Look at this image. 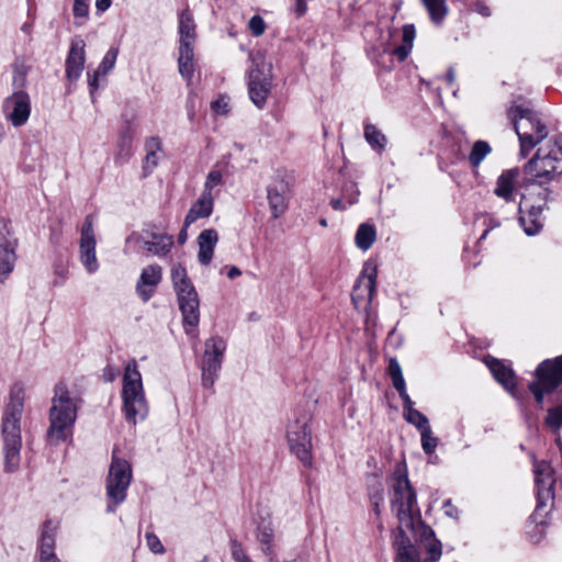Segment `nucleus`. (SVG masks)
<instances>
[{
  "label": "nucleus",
  "mask_w": 562,
  "mask_h": 562,
  "mask_svg": "<svg viewBox=\"0 0 562 562\" xmlns=\"http://www.w3.org/2000/svg\"><path fill=\"white\" fill-rule=\"evenodd\" d=\"M248 27L254 36H260L265 33L266 24L261 16L254 15L248 22Z\"/></svg>",
  "instance_id": "09e8293b"
},
{
  "label": "nucleus",
  "mask_w": 562,
  "mask_h": 562,
  "mask_svg": "<svg viewBox=\"0 0 562 562\" xmlns=\"http://www.w3.org/2000/svg\"><path fill=\"white\" fill-rule=\"evenodd\" d=\"M494 379L510 394H514L517 379L510 367L494 358Z\"/></svg>",
  "instance_id": "393cba45"
},
{
  "label": "nucleus",
  "mask_w": 562,
  "mask_h": 562,
  "mask_svg": "<svg viewBox=\"0 0 562 562\" xmlns=\"http://www.w3.org/2000/svg\"><path fill=\"white\" fill-rule=\"evenodd\" d=\"M476 8L479 10V12L484 15V16H488L490 15V11H488V8L487 7H483L481 4H476Z\"/></svg>",
  "instance_id": "338daca9"
},
{
  "label": "nucleus",
  "mask_w": 562,
  "mask_h": 562,
  "mask_svg": "<svg viewBox=\"0 0 562 562\" xmlns=\"http://www.w3.org/2000/svg\"><path fill=\"white\" fill-rule=\"evenodd\" d=\"M145 538L146 544L153 553L162 554L165 552V547L162 546L160 539L155 533L147 532Z\"/></svg>",
  "instance_id": "de8ad7c7"
},
{
  "label": "nucleus",
  "mask_w": 562,
  "mask_h": 562,
  "mask_svg": "<svg viewBox=\"0 0 562 562\" xmlns=\"http://www.w3.org/2000/svg\"><path fill=\"white\" fill-rule=\"evenodd\" d=\"M122 398L125 416L133 425L143 420L148 414V405L144 393L140 372L136 360H131L124 369Z\"/></svg>",
  "instance_id": "39448f33"
},
{
  "label": "nucleus",
  "mask_w": 562,
  "mask_h": 562,
  "mask_svg": "<svg viewBox=\"0 0 562 562\" xmlns=\"http://www.w3.org/2000/svg\"><path fill=\"white\" fill-rule=\"evenodd\" d=\"M225 349L226 344L221 337H212L205 341L202 359V384L204 387H213L222 367Z\"/></svg>",
  "instance_id": "9b49d317"
},
{
  "label": "nucleus",
  "mask_w": 562,
  "mask_h": 562,
  "mask_svg": "<svg viewBox=\"0 0 562 562\" xmlns=\"http://www.w3.org/2000/svg\"><path fill=\"white\" fill-rule=\"evenodd\" d=\"M546 422L549 427L558 430L562 426V407H555L549 411Z\"/></svg>",
  "instance_id": "49530a36"
},
{
  "label": "nucleus",
  "mask_w": 562,
  "mask_h": 562,
  "mask_svg": "<svg viewBox=\"0 0 562 562\" xmlns=\"http://www.w3.org/2000/svg\"><path fill=\"white\" fill-rule=\"evenodd\" d=\"M286 438L290 450L304 465L312 463V436L307 416H302L288 425Z\"/></svg>",
  "instance_id": "9d476101"
},
{
  "label": "nucleus",
  "mask_w": 562,
  "mask_h": 562,
  "mask_svg": "<svg viewBox=\"0 0 562 562\" xmlns=\"http://www.w3.org/2000/svg\"><path fill=\"white\" fill-rule=\"evenodd\" d=\"M179 45L194 46L196 33L195 23L192 15L188 10H184L179 15Z\"/></svg>",
  "instance_id": "a878e982"
},
{
  "label": "nucleus",
  "mask_w": 562,
  "mask_h": 562,
  "mask_svg": "<svg viewBox=\"0 0 562 562\" xmlns=\"http://www.w3.org/2000/svg\"><path fill=\"white\" fill-rule=\"evenodd\" d=\"M491 147L487 142L476 140L468 156L469 164L472 168H477L484 158L490 154Z\"/></svg>",
  "instance_id": "4c0bfd02"
},
{
  "label": "nucleus",
  "mask_w": 562,
  "mask_h": 562,
  "mask_svg": "<svg viewBox=\"0 0 562 562\" xmlns=\"http://www.w3.org/2000/svg\"><path fill=\"white\" fill-rule=\"evenodd\" d=\"M187 228L188 227H186V222H184L183 223V227H182V229L180 231V233L178 235V243L179 244H184L187 241V238H188Z\"/></svg>",
  "instance_id": "bf43d9fd"
},
{
  "label": "nucleus",
  "mask_w": 562,
  "mask_h": 562,
  "mask_svg": "<svg viewBox=\"0 0 562 562\" xmlns=\"http://www.w3.org/2000/svg\"><path fill=\"white\" fill-rule=\"evenodd\" d=\"M222 172L220 170H211L207 176L204 183V189L202 193H209L212 194V190L214 187L222 183Z\"/></svg>",
  "instance_id": "c03bdc74"
},
{
  "label": "nucleus",
  "mask_w": 562,
  "mask_h": 562,
  "mask_svg": "<svg viewBox=\"0 0 562 562\" xmlns=\"http://www.w3.org/2000/svg\"><path fill=\"white\" fill-rule=\"evenodd\" d=\"M390 502L392 512L398 519V533L396 540H408L405 530H414L420 524V512L417 506L416 493L407 477L406 470L398 464L389 482Z\"/></svg>",
  "instance_id": "f03ea898"
},
{
  "label": "nucleus",
  "mask_w": 562,
  "mask_h": 562,
  "mask_svg": "<svg viewBox=\"0 0 562 562\" xmlns=\"http://www.w3.org/2000/svg\"><path fill=\"white\" fill-rule=\"evenodd\" d=\"M292 178L285 170H278L267 188V200L273 218L281 217L289 205Z\"/></svg>",
  "instance_id": "f8f14e48"
},
{
  "label": "nucleus",
  "mask_w": 562,
  "mask_h": 562,
  "mask_svg": "<svg viewBox=\"0 0 562 562\" xmlns=\"http://www.w3.org/2000/svg\"><path fill=\"white\" fill-rule=\"evenodd\" d=\"M193 47L194 46H187L179 45V57H178V67L180 75L191 80L193 71H194V64H193Z\"/></svg>",
  "instance_id": "c85d7f7f"
},
{
  "label": "nucleus",
  "mask_w": 562,
  "mask_h": 562,
  "mask_svg": "<svg viewBox=\"0 0 562 562\" xmlns=\"http://www.w3.org/2000/svg\"><path fill=\"white\" fill-rule=\"evenodd\" d=\"M16 246L11 222L0 220V282H4L14 269Z\"/></svg>",
  "instance_id": "ddd939ff"
},
{
  "label": "nucleus",
  "mask_w": 562,
  "mask_h": 562,
  "mask_svg": "<svg viewBox=\"0 0 562 562\" xmlns=\"http://www.w3.org/2000/svg\"><path fill=\"white\" fill-rule=\"evenodd\" d=\"M78 402L77 397L70 396L65 384L59 383L55 386L49 412L50 425L47 432L50 440L65 439L66 430L74 425L77 418Z\"/></svg>",
  "instance_id": "20e7f679"
},
{
  "label": "nucleus",
  "mask_w": 562,
  "mask_h": 562,
  "mask_svg": "<svg viewBox=\"0 0 562 562\" xmlns=\"http://www.w3.org/2000/svg\"><path fill=\"white\" fill-rule=\"evenodd\" d=\"M170 277L176 294L194 288L192 281L188 276L186 268L180 263L172 265L170 270Z\"/></svg>",
  "instance_id": "c756f323"
},
{
  "label": "nucleus",
  "mask_w": 562,
  "mask_h": 562,
  "mask_svg": "<svg viewBox=\"0 0 562 562\" xmlns=\"http://www.w3.org/2000/svg\"><path fill=\"white\" fill-rule=\"evenodd\" d=\"M536 378L529 389L540 404L544 393L552 392L562 383V357L543 361L536 371Z\"/></svg>",
  "instance_id": "1a4fd4ad"
},
{
  "label": "nucleus",
  "mask_w": 562,
  "mask_h": 562,
  "mask_svg": "<svg viewBox=\"0 0 562 562\" xmlns=\"http://www.w3.org/2000/svg\"><path fill=\"white\" fill-rule=\"evenodd\" d=\"M396 561L395 562H420L419 552L409 540H395Z\"/></svg>",
  "instance_id": "473e14b6"
},
{
  "label": "nucleus",
  "mask_w": 562,
  "mask_h": 562,
  "mask_svg": "<svg viewBox=\"0 0 562 562\" xmlns=\"http://www.w3.org/2000/svg\"><path fill=\"white\" fill-rule=\"evenodd\" d=\"M375 266L366 265L353 286L351 299L357 310H366L372 302L376 286Z\"/></svg>",
  "instance_id": "4468645a"
},
{
  "label": "nucleus",
  "mask_w": 562,
  "mask_h": 562,
  "mask_svg": "<svg viewBox=\"0 0 562 562\" xmlns=\"http://www.w3.org/2000/svg\"><path fill=\"white\" fill-rule=\"evenodd\" d=\"M533 473L539 505L546 506L554 497V470L549 462L539 461L535 463Z\"/></svg>",
  "instance_id": "a211bd4d"
},
{
  "label": "nucleus",
  "mask_w": 562,
  "mask_h": 562,
  "mask_svg": "<svg viewBox=\"0 0 562 562\" xmlns=\"http://www.w3.org/2000/svg\"><path fill=\"white\" fill-rule=\"evenodd\" d=\"M273 537L274 531L270 524L259 526L257 539L260 543L261 551L271 560L274 558Z\"/></svg>",
  "instance_id": "72a5a7b5"
},
{
  "label": "nucleus",
  "mask_w": 562,
  "mask_h": 562,
  "mask_svg": "<svg viewBox=\"0 0 562 562\" xmlns=\"http://www.w3.org/2000/svg\"><path fill=\"white\" fill-rule=\"evenodd\" d=\"M211 106L216 114L225 115L228 112V102L224 98L215 100Z\"/></svg>",
  "instance_id": "3c124183"
},
{
  "label": "nucleus",
  "mask_w": 562,
  "mask_h": 562,
  "mask_svg": "<svg viewBox=\"0 0 562 562\" xmlns=\"http://www.w3.org/2000/svg\"><path fill=\"white\" fill-rule=\"evenodd\" d=\"M213 194L202 193L186 215V227H189L199 218H206L213 211Z\"/></svg>",
  "instance_id": "5701e85b"
},
{
  "label": "nucleus",
  "mask_w": 562,
  "mask_h": 562,
  "mask_svg": "<svg viewBox=\"0 0 562 562\" xmlns=\"http://www.w3.org/2000/svg\"><path fill=\"white\" fill-rule=\"evenodd\" d=\"M509 116L520 143V156L526 157L533 147L547 138V126L536 113L519 106L512 108Z\"/></svg>",
  "instance_id": "423d86ee"
},
{
  "label": "nucleus",
  "mask_w": 562,
  "mask_h": 562,
  "mask_svg": "<svg viewBox=\"0 0 562 562\" xmlns=\"http://www.w3.org/2000/svg\"><path fill=\"white\" fill-rule=\"evenodd\" d=\"M240 274H241V271L239 270V268L233 266L229 268L227 277L229 279H235L236 277H239Z\"/></svg>",
  "instance_id": "052dcab7"
},
{
  "label": "nucleus",
  "mask_w": 562,
  "mask_h": 562,
  "mask_svg": "<svg viewBox=\"0 0 562 562\" xmlns=\"http://www.w3.org/2000/svg\"><path fill=\"white\" fill-rule=\"evenodd\" d=\"M443 507H445V513L447 516H449L451 518H456V519L459 517V512L452 505L451 501H446Z\"/></svg>",
  "instance_id": "864d4df0"
},
{
  "label": "nucleus",
  "mask_w": 562,
  "mask_h": 562,
  "mask_svg": "<svg viewBox=\"0 0 562 562\" xmlns=\"http://www.w3.org/2000/svg\"><path fill=\"white\" fill-rule=\"evenodd\" d=\"M117 55V48H110L104 55L98 69L94 70L93 74L88 72V83L91 89V93L99 88V77L106 76L114 68Z\"/></svg>",
  "instance_id": "b1692460"
},
{
  "label": "nucleus",
  "mask_w": 562,
  "mask_h": 562,
  "mask_svg": "<svg viewBox=\"0 0 562 562\" xmlns=\"http://www.w3.org/2000/svg\"><path fill=\"white\" fill-rule=\"evenodd\" d=\"M26 390L23 383L15 382L9 390L1 418L4 470L15 472L21 462V419L24 412Z\"/></svg>",
  "instance_id": "f257e3e1"
},
{
  "label": "nucleus",
  "mask_w": 562,
  "mask_h": 562,
  "mask_svg": "<svg viewBox=\"0 0 562 562\" xmlns=\"http://www.w3.org/2000/svg\"><path fill=\"white\" fill-rule=\"evenodd\" d=\"M364 138L372 148L383 150L386 145L385 135L379 131L374 125L368 124L364 127Z\"/></svg>",
  "instance_id": "58836bf2"
},
{
  "label": "nucleus",
  "mask_w": 562,
  "mask_h": 562,
  "mask_svg": "<svg viewBox=\"0 0 562 562\" xmlns=\"http://www.w3.org/2000/svg\"><path fill=\"white\" fill-rule=\"evenodd\" d=\"M524 171L539 184L550 182L562 173V146L554 138L548 139L525 165Z\"/></svg>",
  "instance_id": "7ed1b4c3"
},
{
  "label": "nucleus",
  "mask_w": 562,
  "mask_h": 562,
  "mask_svg": "<svg viewBox=\"0 0 562 562\" xmlns=\"http://www.w3.org/2000/svg\"><path fill=\"white\" fill-rule=\"evenodd\" d=\"M422 2L427 10L430 20L436 24H440L448 12L446 0H422Z\"/></svg>",
  "instance_id": "e433bc0d"
},
{
  "label": "nucleus",
  "mask_w": 562,
  "mask_h": 562,
  "mask_svg": "<svg viewBox=\"0 0 562 562\" xmlns=\"http://www.w3.org/2000/svg\"><path fill=\"white\" fill-rule=\"evenodd\" d=\"M3 113L14 126H23L31 115V98L24 90H15L3 102Z\"/></svg>",
  "instance_id": "2eb2a0df"
},
{
  "label": "nucleus",
  "mask_w": 562,
  "mask_h": 562,
  "mask_svg": "<svg viewBox=\"0 0 562 562\" xmlns=\"http://www.w3.org/2000/svg\"><path fill=\"white\" fill-rule=\"evenodd\" d=\"M57 529V522H54L52 520H46L44 522L41 533L40 558L56 555L54 549Z\"/></svg>",
  "instance_id": "bb28decb"
},
{
  "label": "nucleus",
  "mask_w": 562,
  "mask_h": 562,
  "mask_svg": "<svg viewBox=\"0 0 562 562\" xmlns=\"http://www.w3.org/2000/svg\"><path fill=\"white\" fill-rule=\"evenodd\" d=\"M132 469L126 460L113 457L106 480V496L110 502L108 512L113 513L115 507L126 498V491L131 484Z\"/></svg>",
  "instance_id": "6e6552de"
},
{
  "label": "nucleus",
  "mask_w": 562,
  "mask_h": 562,
  "mask_svg": "<svg viewBox=\"0 0 562 562\" xmlns=\"http://www.w3.org/2000/svg\"><path fill=\"white\" fill-rule=\"evenodd\" d=\"M482 361L486 364V367L492 371V359L490 356H483Z\"/></svg>",
  "instance_id": "774afa93"
},
{
  "label": "nucleus",
  "mask_w": 562,
  "mask_h": 562,
  "mask_svg": "<svg viewBox=\"0 0 562 562\" xmlns=\"http://www.w3.org/2000/svg\"><path fill=\"white\" fill-rule=\"evenodd\" d=\"M519 211L521 213V215L519 217V222H520L521 226L524 227V231L526 232V234L535 235L536 233H538L541 227V223H540L539 218L532 213H529L528 215H524L521 205L519 206Z\"/></svg>",
  "instance_id": "ea45409f"
},
{
  "label": "nucleus",
  "mask_w": 562,
  "mask_h": 562,
  "mask_svg": "<svg viewBox=\"0 0 562 562\" xmlns=\"http://www.w3.org/2000/svg\"><path fill=\"white\" fill-rule=\"evenodd\" d=\"M121 138L123 144H130L132 142L131 131L127 128L125 132L121 134Z\"/></svg>",
  "instance_id": "680f3d73"
},
{
  "label": "nucleus",
  "mask_w": 562,
  "mask_h": 562,
  "mask_svg": "<svg viewBox=\"0 0 562 562\" xmlns=\"http://www.w3.org/2000/svg\"><path fill=\"white\" fill-rule=\"evenodd\" d=\"M376 237L375 228L367 223L361 224L356 233V245L361 250H368Z\"/></svg>",
  "instance_id": "f704fd0d"
},
{
  "label": "nucleus",
  "mask_w": 562,
  "mask_h": 562,
  "mask_svg": "<svg viewBox=\"0 0 562 562\" xmlns=\"http://www.w3.org/2000/svg\"><path fill=\"white\" fill-rule=\"evenodd\" d=\"M424 546L427 551V559L425 562H437L441 558V542L435 538L434 531L425 527L423 531Z\"/></svg>",
  "instance_id": "2f4dec72"
},
{
  "label": "nucleus",
  "mask_w": 562,
  "mask_h": 562,
  "mask_svg": "<svg viewBox=\"0 0 562 562\" xmlns=\"http://www.w3.org/2000/svg\"><path fill=\"white\" fill-rule=\"evenodd\" d=\"M233 557L237 562H243V557H247L239 547H234Z\"/></svg>",
  "instance_id": "13d9d810"
},
{
  "label": "nucleus",
  "mask_w": 562,
  "mask_h": 562,
  "mask_svg": "<svg viewBox=\"0 0 562 562\" xmlns=\"http://www.w3.org/2000/svg\"><path fill=\"white\" fill-rule=\"evenodd\" d=\"M404 417L406 422L414 425L419 430V432L430 426L428 418L415 408L405 413Z\"/></svg>",
  "instance_id": "a19ab883"
},
{
  "label": "nucleus",
  "mask_w": 562,
  "mask_h": 562,
  "mask_svg": "<svg viewBox=\"0 0 562 562\" xmlns=\"http://www.w3.org/2000/svg\"><path fill=\"white\" fill-rule=\"evenodd\" d=\"M86 43L82 38L76 37L71 41L70 49L66 59V77L69 81H76L82 74L86 63Z\"/></svg>",
  "instance_id": "6ab92c4d"
},
{
  "label": "nucleus",
  "mask_w": 562,
  "mask_h": 562,
  "mask_svg": "<svg viewBox=\"0 0 562 562\" xmlns=\"http://www.w3.org/2000/svg\"><path fill=\"white\" fill-rule=\"evenodd\" d=\"M519 176L518 168L504 170L496 181V189L494 193L504 199L506 202H516V196L519 193Z\"/></svg>",
  "instance_id": "aec40b11"
},
{
  "label": "nucleus",
  "mask_w": 562,
  "mask_h": 562,
  "mask_svg": "<svg viewBox=\"0 0 562 562\" xmlns=\"http://www.w3.org/2000/svg\"><path fill=\"white\" fill-rule=\"evenodd\" d=\"M111 2H112V0H97L95 1V7H97L98 10L103 12L106 9L110 8Z\"/></svg>",
  "instance_id": "4d7b16f0"
},
{
  "label": "nucleus",
  "mask_w": 562,
  "mask_h": 562,
  "mask_svg": "<svg viewBox=\"0 0 562 562\" xmlns=\"http://www.w3.org/2000/svg\"><path fill=\"white\" fill-rule=\"evenodd\" d=\"M161 278L162 269L158 265H149L142 270L136 284V292L144 302H147L154 295Z\"/></svg>",
  "instance_id": "412c9836"
},
{
  "label": "nucleus",
  "mask_w": 562,
  "mask_h": 562,
  "mask_svg": "<svg viewBox=\"0 0 562 562\" xmlns=\"http://www.w3.org/2000/svg\"><path fill=\"white\" fill-rule=\"evenodd\" d=\"M173 245V238L171 235L167 234H156L153 235V240H147L144 243V248L146 251L162 257L167 255Z\"/></svg>",
  "instance_id": "cd10ccee"
},
{
  "label": "nucleus",
  "mask_w": 562,
  "mask_h": 562,
  "mask_svg": "<svg viewBox=\"0 0 562 562\" xmlns=\"http://www.w3.org/2000/svg\"><path fill=\"white\" fill-rule=\"evenodd\" d=\"M12 85L15 90H24L26 85V68L22 65L15 66L13 70Z\"/></svg>",
  "instance_id": "a18cd8bd"
},
{
  "label": "nucleus",
  "mask_w": 562,
  "mask_h": 562,
  "mask_svg": "<svg viewBox=\"0 0 562 562\" xmlns=\"http://www.w3.org/2000/svg\"><path fill=\"white\" fill-rule=\"evenodd\" d=\"M422 448L426 454H432L438 446V438L432 435L430 426L420 431Z\"/></svg>",
  "instance_id": "79ce46f5"
},
{
  "label": "nucleus",
  "mask_w": 562,
  "mask_h": 562,
  "mask_svg": "<svg viewBox=\"0 0 562 562\" xmlns=\"http://www.w3.org/2000/svg\"><path fill=\"white\" fill-rule=\"evenodd\" d=\"M294 2L295 12L303 15L307 10L306 0H292Z\"/></svg>",
  "instance_id": "5fc2aeb1"
},
{
  "label": "nucleus",
  "mask_w": 562,
  "mask_h": 562,
  "mask_svg": "<svg viewBox=\"0 0 562 562\" xmlns=\"http://www.w3.org/2000/svg\"><path fill=\"white\" fill-rule=\"evenodd\" d=\"M401 398L404 402V414L407 413L411 409H414V402L411 400L409 395L406 392L405 384L403 385V389H396Z\"/></svg>",
  "instance_id": "603ef678"
},
{
  "label": "nucleus",
  "mask_w": 562,
  "mask_h": 562,
  "mask_svg": "<svg viewBox=\"0 0 562 562\" xmlns=\"http://www.w3.org/2000/svg\"><path fill=\"white\" fill-rule=\"evenodd\" d=\"M252 68L248 75V94L251 102L262 109L272 87V64L265 56L257 54L252 57Z\"/></svg>",
  "instance_id": "0eeeda50"
},
{
  "label": "nucleus",
  "mask_w": 562,
  "mask_h": 562,
  "mask_svg": "<svg viewBox=\"0 0 562 562\" xmlns=\"http://www.w3.org/2000/svg\"><path fill=\"white\" fill-rule=\"evenodd\" d=\"M146 156L144 161V171L145 175L150 173L154 168L158 165L159 161V153L161 150V143L159 138L151 137L145 144Z\"/></svg>",
  "instance_id": "7c9ffc66"
},
{
  "label": "nucleus",
  "mask_w": 562,
  "mask_h": 562,
  "mask_svg": "<svg viewBox=\"0 0 562 562\" xmlns=\"http://www.w3.org/2000/svg\"><path fill=\"white\" fill-rule=\"evenodd\" d=\"M389 372L392 378L393 386L395 389H403L405 381L402 374L401 366L395 359L390 360Z\"/></svg>",
  "instance_id": "37998d69"
},
{
  "label": "nucleus",
  "mask_w": 562,
  "mask_h": 562,
  "mask_svg": "<svg viewBox=\"0 0 562 562\" xmlns=\"http://www.w3.org/2000/svg\"><path fill=\"white\" fill-rule=\"evenodd\" d=\"M89 14L88 0H75L74 15L76 19H87Z\"/></svg>",
  "instance_id": "8fccbe9b"
},
{
  "label": "nucleus",
  "mask_w": 562,
  "mask_h": 562,
  "mask_svg": "<svg viewBox=\"0 0 562 562\" xmlns=\"http://www.w3.org/2000/svg\"><path fill=\"white\" fill-rule=\"evenodd\" d=\"M415 35H416V30L413 24H405L403 26V34H402L403 44L401 46L394 48V50H393V54L395 56H397L401 60H404L408 56V54L413 47V42H414Z\"/></svg>",
  "instance_id": "c9c22d12"
},
{
  "label": "nucleus",
  "mask_w": 562,
  "mask_h": 562,
  "mask_svg": "<svg viewBox=\"0 0 562 562\" xmlns=\"http://www.w3.org/2000/svg\"><path fill=\"white\" fill-rule=\"evenodd\" d=\"M119 371L116 369H114L113 367H110L108 366L105 369H104V379L109 382H112L116 375H117Z\"/></svg>",
  "instance_id": "6e6d98bb"
},
{
  "label": "nucleus",
  "mask_w": 562,
  "mask_h": 562,
  "mask_svg": "<svg viewBox=\"0 0 562 562\" xmlns=\"http://www.w3.org/2000/svg\"><path fill=\"white\" fill-rule=\"evenodd\" d=\"M95 247L97 240L93 231V216L88 215L86 216L83 226L81 228L79 257L85 269L90 274L97 272L99 269Z\"/></svg>",
  "instance_id": "dca6fc26"
},
{
  "label": "nucleus",
  "mask_w": 562,
  "mask_h": 562,
  "mask_svg": "<svg viewBox=\"0 0 562 562\" xmlns=\"http://www.w3.org/2000/svg\"><path fill=\"white\" fill-rule=\"evenodd\" d=\"M176 295L179 308L182 314V322L186 328V333L188 335L192 334L194 337H196L194 328L199 325L200 322V300L198 292L195 288H192Z\"/></svg>",
  "instance_id": "f3484780"
},
{
  "label": "nucleus",
  "mask_w": 562,
  "mask_h": 562,
  "mask_svg": "<svg viewBox=\"0 0 562 562\" xmlns=\"http://www.w3.org/2000/svg\"><path fill=\"white\" fill-rule=\"evenodd\" d=\"M331 206L335 209V210H344V204H342V201L340 199H336V200H333L331 201Z\"/></svg>",
  "instance_id": "e2e57ef3"
},
{
  "label": "nucleus",
  "mask_w": 562,
  "mask_h": 562,
  "mask_svg": "<svg viewBox=\"0 0 562 562\" xmlns=\"http://www.w3.org/2000/svg\"><path fill=\"white\" fill-rule=\"evenodd\" d=\"M41 562H60L56 555L50 557H42L40 558Z\"/></svg>",
  "instance_id": "69168bd1"
},
{
  "label": "nucleus",
  "mask_w": 562,
  "mask_h": 562,
  "mask_svg": "<svg viewBox=\"0 0 562 562\" xmlns=\"http://www.w3.org/2000/svg\"><path fill=\"white\" fill-rule=\"evenodd\" d=\"M446 79L447 81L452 85L454 82V79H456V76H454V71L452 68H450L446 75Z\"/></svg>",
  "instance_id": "0e129e2a"
},
{
  "label": "nucleus",
  "mask_w": 562,
  "mask_h": 562,
  "mask_svg": "<svg viewBox=\"0 0 562 562\" xmlns=\"http://www.w3.org/2000/svg\"><path fill=\"white\" fill-rule=\"evenodd\" d=\"M218 240V234L215 229H204L198 237L199 252L198 259L201 265L207 266L212 261L214 248Z\"/></svg>",
  "instance_id": "4be33fe9"
}]
</instances>
